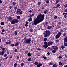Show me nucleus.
I'll return each instance as SVG.
<instances>
[{
	"label": "nucleus",
	"instance_id": "1",
	"mask_svg": "<svg viewBox=\"0 0 67 67\" xmlns=\"http://www.w3.org/2000/svg\"><path fill=\"white\" fill-rule=\"evenodd\" d=\"M45 14L42 15L40 14L37 17L36 20H34L32 23V25H36L37 23L41 22L44 19Z\"/></svg>",
	"mask_w": 67,
	"mask_h": 67
},
{
	"label": "nucleus",
	"instance_id": "2",
	"mask_svg": "<svg viewBox=\"0 0 67 67\" xmlns=\"http://www.w3.org/2000/svg\"><path fill=\"white\" fill-rule=\"evenodd\" d=\"M50 34V31L48 30H46L45 32L43 35L44 37L49 36V35Z\"/></svg>",
	"mask_w": 67,
	"mask_h": 67
},
{
	"label": "nucleus",
	"instance_id": "3",
	"mask_svg": "<svg viewBox=\"0 0 67 67\" xmlns=\"http://www.w3.org/2000/svg\"><path fill=\"white\" fill-rule=\"evenodd\" d=\"M19 20L18 19H14L13 20H11L10 22L11 23L13 24H15V23H17L18 22Z\"/></svg>",
	"mask_w": 67,
	"mask_h": 67
},
{
	"label": "nucleus",
	"instance_id": "4",
	"mask_svg": "<svg viewBox=\"0 0 67 67\" xmlns=\"http://www.w3.org/2000/svg\"><path fill=\"white\" fill-rule=\"evenodd\" d=\"M31 38H29V39H27L26 40V41H24L23 44H24L25 43H27V44H29L31 42Z\"/></svg>",
	"mask_w": 67,
	"mask_h": 67
},
{
	"label": "nucleus",
	"instance_id": "5",
	"mask_svg": "<svg viewBox=\"0 0 67 67\" xmlns=\"http://www.w3.org/2000/svg\"><path fill=\"white\" fill-rule=\"evenodd\" d=\"M44 44L43 45V47H44L45 48H47V47L48 46V44H47V42L46 41H45L44 42Z\"/></svg>",
	"mask_w": 67,
	"mask_h": 67
},
{
	"label": "nucleus",
	"instance_id": "6",
	"mask_svg": "<svg viewBox=\"0 0 67 67\" xmlns=\"http://www.w3.org/2000/svg\"><path fill=\"white\" fill-rule=\"evenodd\" d=\"M53 44V42L52 41H49L47 43V44L48 45V46H51V45H52Z\"/></svg>",
	"mask_w": 67,
	"mask_h": 67
},
{
	"label": "nucleus",
	"instance_id": "7",
	"mask_svg": "<svg viewBox=\"0 0 67 67\" xmlns=\"http://www.w3.org/2000/svg\"><path fill=\"white\" fill-rule=\"evenodd\" d=\"M52 48L54 50H58V47L56 46H52Z\"/></svg>",
	"mask_w": 67,
	"mask_h": 67
},
{
	"label": "nucleus",
	"instance_id": "8",
	"mask_svg": "<svg viewBox=\"0 0 67 67\" xmlns=\"http://www.w3.org/2000/svg\"><path fill=\"white\" fill-rule=\"evenodd\" d=\"M64 43H67V36H65L64 38Z\"/></svg>",
	"mask_w": 67,
	"mask_h": 67
},
{
	"label": "nucleus",
	"instance_id": "9",
	"mask_svg": "<svg viewBox=\"0 0 67 67\" xmlns=\"http://www.w3.org/2000/svg\"><path fill=\"white\" fill-rule=\"evenodd\" d=\"M5 53V51H2V52H0V55H1V56L3 55L4 54V53Z\"/></svg>",
	"mask_w": 67,
	"mask_h": 67
},
{
	"label": "nucleus",
	"instance_id": "10",
	"mask_svg": "<svg viewBox=\"0 0 67 67\" xmlns=\"http://www.w3.org/2000/svg\"><path fill=\"white\" fill-rule=\"evenodd\" d=\"M21 11V10L20 9H18L16 12V13L18 14Z\"/></svg>",
	"mask_w": 67,
	"mask_h": 67
},
{
	"label": "nucleus",
	"instance_id": "11",
	"mask_svg": "<svg viewBox=\"0 0 67 67\" xmlns=\"http://www.w3.org/2000/svg\"><path fill=\"white\" fill-rule=\"evenodd\" d=\"M28 20L29 22H32V18L31 17H30L28 19Z\"/></svg>",
	"mask_w": 67,
	"mask_h": 67
},
{
	"label": "nucleus",
	"instance_id": "12",
	"mask_svg": "<svg viewBox=\"0 0 67 67\" xmlns=\"http://www.w3.org/2000/svg\"><path fill=\"white\" fill-rule=\"evenodd\" d=\"M42 66V64L41 63H39L38 65H37L36 66L37 67H40L41 66Z\"/></svg>",
	"mask_w": 67,
	"mask_h": 67
},
{
	"label": "nucleus",
	"instance_id": "13",
	"mask_svg": "<svg viewBox=\"0 0 67 67\" xmlns=\"http://www.w3.org/2000/svg\"><path fill=\"white\" fill-rule=\"evenodd\" d=\"M48 12V10L45 9L44 10V14H46V13H47V12Z\"/></svg>",
	"mask_w": 67,
	"mask_h": 67
},
{
	"label": "nucleus",
	"instance_id": "14",
	"mask_svg": "<svg viewBox=\"0 0 67 67\" xmlns=\"http://www.w3.org/2000/svg\"><path fill=\"white\" fill-rule=\"evenodd\" d=\"M8 20L9 21H11L12 20V18L11 17L9 16L8 17Z\"/></svg>",
	"mask_w": 67,
	"mask_h": 67
},
{
	"label": "nucleus",
	"instance_id": "15",
	"mask_svg": "<svg viewBox=\"0 0 67 67\" xmlns=\"http://www.w3.org/2000/svg\"><path fill=\"white\" fill-rule=\"evenodd\" d=\"M62 34L61 33V32H60V31H59L58 33V34H57L60 37V36H61Z\"/></svg>",
	"mask_w": 67,
	"mask_h": 67
},
{
	"label": "nucleus",
	"instance_id": "16",
	"mask_svg": "<svg viewBox=\"0 0 67 67\" xmlns=\"http://www.w3.org/2000/svg\"><path fill=\"white\" fill-rule=\"evenodd\" d=\"M60 36H59L57 34V35L55 36V38L56 39H57V38H59L60 37Z\"/></svg>",
	"mask_w": 67,
	"mask_h": 67
},
{
	"label": "nucleus",
	"instance_id": "17",
	"mask_svg": "<svg viewBox=\"0 0 67 67\" xmlns=\"http://www.w3.org/2000/svg\"><path fill=\"white\" fill-rule=\"evenodd\" d=\"M56 2L55 3V4H57L58 2H59L60 1V0H55Z\"/></svg>",
	"mask_w": 67,
	"mask_h": 67
},
{
	"label": "nucleus",
	"instance_id": "18",
	"mask_svg": "<svg viewBox=\"0 0 67 67\" xmlns=\"http://www.w3.org/2000/svg\"><path fill=\"white\" fill-rule=\"evenodd\" d=\"M18 45H19V42H17L15 44L14 46L16 47V46H18Z\"/></svg>",
	"mask_w": 67,
	"mask_h": 67
},
{
	"label": "nucleus",
	"instance_id": "19",
	"mask_svg": "<svg viewBox=\"0 0 67 67\" xmlns=\"http://www.w3.org/2000/svg\"><path fill=\"white\" fill-rule=\"evenodd\" d=\"M55 43H59V40L58 39H57L55 41Z\"/></svg>",
	"mask_w": 67,
	"mask_h": 67
},
{
	"label": "nucleus",
	"instance_id": "20",
	"mask_svg": "<svg viewBox=\"0 0 67 67\" xmlns=\"http://www.w3.org/2000/svg\"><path fill=\"white\" fill-rule=\"evenodd\" d=\"M23 12H22V11H20L18 14H20V15H21V14H22Z\"/></svg>",
	"mask_w": 67,
	"mask_h": 67
},
{
	"label": "nucleus",
	"instance_id": "21",
	"mask_svg": "<svg viewBox=\"0 0 67 67\" xmlns=\"http://www.w3.org/2000/svg\"><path fill=\"white\" fill-rule=\"evenodd\" d=\"M27 55L29 57H30V56H31V54L30 53H28L27 54Z\"/></svg>",
	"mask_w": 67,
	"mask_h": 67
},
{
	"label": "nucleus",
	"instance_id": "22",
	"mask_svg": "<svg viewBox=\"0 0 67 67\" xmlns=\"http://www.w3.org/2000/svg\"><path fill=\"white\" fill-rule=\"evenodd\" d=\"M12 4L13 5H15L16 4V2H14L12 3Z\"/></svg>",
	"mask_w": 67,
	"mask_h": 67
},
{
	"label": "nucleus",
	"instance_id": "23",
	"mask_svg": "<svg viewBox=\"0 0 67 67\" xmlns=\"http://www.w3.org/2000/svg\"><path fill=\"white\" fill-rule=\"evenodd\" d=\"M52 67H57V64H54L53 65Z\"/></svg>",
	"mask_w": 67,
	"mask_h": 67
},
{
	"label": "nucleus",
	"instance_id": "24",
	"mask_svg": "<svg viewBox=\"0 0 67 67\" xmlns=\"http://www.w3.org/2000/svg\"><path fill=\"white\" fill-rule=\"evenodd\" d=\"M52 29V26H49L48 27V29L49 30H50V29Z\"/></svg>",
	"mask_w": 67,
	"mask_h": 67
},
{
	"label": "nucleus",
	"instance_id": "25",
	"mask_svg": "<svg viewBox=\"0 0 67 67\" xmlns=\"http://www.w3.org/2000/svg\"><path fill=\"white\" fill-rule=\"evenodd\" d=\"M21 17H20V16H18L17 17V19H18V20H19L20 19V18Z\"/></svg>",
	"mask_w": 67,
	"mask_h": 67
},
{
	"label": "nucleus",
	"instance_id": "26",
	"mask_svg": "<svg viewBox=\"0 0 67 67\" xmlns=\"http://www.w3.org/2000/svg\"><path fill=\"white\" fill-rule=\"evenodd\" d=\"M45 2L46 3H49V0H47Z\"/></svg>",
	"mask_w": 67,
	"mask_h": 67
},
{
	"label": "nucleus",
	"instance_id": "27",
	"mask_svg": "<svg viewBox=\"0 0 67 67\" xmlns=\"http://www.w3.org/2000/svg\"><path fill=\"white\" fill-rule=\"evenodd\" d=\"M60 32H61V33H63V32H64V31L63 30V29H60Z\"/></svg>",
	"mask_w": 67,
	"mask_h": 67
},
{
	"label": "nucleus",
	"instance_id": "28",
	"mask_svg": "<svg viewBox=\"0 0 67 67\" xmlns=\"http://www.w3.org/2000/svg\"><path fill=\"white\" fill-rule=\"evenodd\" d=\"M38 64V62H36L35 63V65H37Z\"/></svg>",
	"mask_w": 67,
	"mask_h": 67
},
{
	"label": "nucleus",
	"instance_id": "29",
	"mask_svg": "<svg viewBox=\"0 0 67 67\" xmlns=\"http://www.w3.org/2000/svg\"><path fill=\"white\" fill-rule=\"evenodd\" d=\"M53 63L50 62L49 64V66H51V65H52L53 64Z\"/></svg>",
	"mask_w": 67,
	"mask_h": 67
},
{
	"label": "nucleus",
	"instance_id": "30",
	"mask_svg": "<svg viewBox=\"0 0 67 67\" xmlns=\"http://www.w3.org/2000/svg\"><path fill=\"white\" fill-rule=\"evenodd\" d=\"M17 65V63H15L14 64V66L15 67H16Z\"/></svg>",
	"mask_w": 67,
	"mask_h": 67
},
{
	"label": "nucleus",
	"instance_id": "31",
	"mask_svg": "<svg viewBox=\"0 0 67 67\" xmlns=\"http://www.w3.org/2000/svg\"><path fill=\"white\" fill-rule=\"evenodd\" d=\"M25 52L26 54H27L28 53H29V50H26Z\"/></svg>",
	"mask_w": 67,
	"mask_h": 67
},
{
	"label": "nucleus",
	"instance_id": "32",
	"mask_svg": "<svg viewBox=\"0 0 67 67\" xmlns=\"http://www.w3.org/2000/svg\"><path fill=\"white\" fill-rule=\"evenodd\" d=\"M52 52L53 54H54L56 52V50H53L52 51Z\"/></svg>",
	"mask_w": 67,
	"mask_h": 67
},
{
	"label": "nucleus",
	"instance_id": "33",
	"mask_svg": "<svg viewBox=\"0 0 67 67\" xmlns=\"http://www.w3.org/2000/svg\"><path fill=\"white\" fill-rule=\"evenodd\" d=\"M42 58L44 59H47V58L45 57V56H44V55L43 56Z\"/></svg>",
	"mask_w": 67,
	"mask_h": 67
},
{
	"label": "nucleus",
	"instance_id": "34",
	"mask_svg": "<svg viewBox=\"0 0 67 67\" xmlns=\"http://www.w3.org/2000/svg\"><path fill=\"white\" fill-rule=\"evenodd\" d=\"M1 25H4V22H1Z\"/></svg>",
	"mask_w": 67,
	"mask_h": 67
},
{
	"label": "nucleus",
	"instance_id": "35",
	"mask_svg": "<svg viewBox=\"0 0 67 67\" xmlns=\"http://www.w3.org/2000/svg\"><path fill=\"white\" fill-rule=\"evenodd\" d=\"M27 40V38L26 37H25L24 38V40H25V41H26V40Z\"/></svg>",
	"mask_w": 67,
	"mask_h": 67
},
{
	"label": "nucleus",
	"instance_id": "36",
	"mask_svg": "<svg viewBox=\"0 0 67 67\" xmlns=\"http://www.w3.org/2000/svg\"><path fill=\"white\" fill-rule=\"evenodd\" d=\"M61 48H62V49H64V48H65V46H61Z\"/></svg>",
	"mask_w": 67,
	"mask_h": 67
},
{
	"label": "nucleus",
	"instance_id": "37",
	"mask_svg": "<svg viewBox=\"0 0 67 67\" xmlns=\"http://www.w3.org/2000/svg\"><path fill=\"white\" fill-rule=\"evenodd\" d=\"M30 32H33V29H31L30 30Z\"/></svg>",
	"mask_w": 67,
	"mask_h": 67
},
{
	"label": "nucleus",
	"instance_id": "38",
	"mask_svg": "<svg viewBox=\"0 0 67 67\" xmlns=\"http://www.w3.org/2000/svg\"><path fill=\"white\" fill-rule=\"evenodd\" d=\"M8 56V54H5L4 55V57H6Z\"/></svg>",
	"mask_w": 67,
	"mask_h": 67
},
{
	"label": "nucleus",
	"instance_id": "39",
	"mask_svg": "<svg viewBox=\"0 0 67 67\" xmlns=\"http://www.w3.org/2000/svg\"><path fill=\"white\" fill-rule=\"evenodd\" d=\"M20 65L21 67H22V66H24V63H22L21 64H20Z\"/></svg>",
	"mask_w": 67,
	"mask_h": 67
},
{
	"label": "nucleus",
	"instance_id": "40",
	"mask_svg": "<svg viewBox=\"0 0 67 67\" xmlns=\"http://www.w3.org/2000/svg\"><path fill=\"white\" fill-rule=\"evenodd\" d=\"M14 34L16 35L18 34V32H17V31H15V32Z\"/></svg>",
	"mask_w": 67,
	"mask_h": 67
},
{
	"label": "nucleus",
	"instance_id": "41",
	"mask_svg": "<svg viewBox=\"0 0 67 67\" xmlns=\"http://www.w3.org/2000/svg\"><path fill=\"white\" fill-rule=\"evenodd\" d=\"M1 32H5V30L4 29H3L2 30Z\"/></svg>",
	"mask_w": 67,
	"mask_h": 67
},
{
	"label": "nucleus",
	"instance_id": "42",
	"mask_svg": "<svg viewBox=\"0 0 67 67\" xmlns=\"http://www.w3.org/2000/svg\"><path fill=\"white\" fill-rule=\"evenodd\" d=\"M41 2H39L38 3V5H41Z\"/></svg>",
	"mask_w": 67,
	"mask_h": 67
},
{
	"label": "nucleus",
	"instance_id": "43",
	"mask_svg": "<svg viewBox=\"0 0 67 67\" xmlns=\"http://www.w3.org/2000/svg\"><path fill=\"white\" fill-rule=\"evenodd\" d=\"M64 12H67V9L64 10Z\"/></svg>",
	"mask_w": 67,
	"mask_h": 67
},
{
	"label": "nucleus",
	"instance_id": "44",
	"mask_svg": "<svg viewBox=\"0 0 67 67\" xmlns=\"http://www.w3.org/2000/svg\"><path fill=\"white\" fill-rule=\"evenodd\" d=\"M64 46H67V43H64Z\"/></svg>",
	"mask_w": 67,
	"mask_h": 67
},
{
	"label": "nucleus",
	"instance_id": "45",
	"mask_svg": "<svg viewBox=\"0 0 67 67\" xmlns=\"http://www.w3.org/2000/svg\"><path fill=\"white\" fill-rule=\"evenodd\" d=\"M67 7V4H66L64 5V7L65 8H66V7Z\"/></svg>",
	"mask_w": 67,
	"mask_h": 67
},
{
	"label": "nucleus",
	"instance_id": "46",
	"mask_svg": "<svg viewBox=\"0 0 67 67\" xmlns=\"http://www.w3.org/2000/svg\"><path fill=\"white\" fill-rule=\"evenodd\" d=\"M63 15H67V13H64L63 14Z\"/></svg>",
	"mask_w": 67,
	"mask_h": 67
},
{
	"label": "nucleus",
	"instance_id": "47",
	"mask_svg": "<svg viewBox=\"0 0 67 67\" xmlns=\"http://www.w3.org/2000/svg\"><path fill=\"white\" fill-rule=\"evenodd\" d=\"M17 51H18V49H15L14 50V52H17Z\"/></svg>",
	"mask_w": 67,
	"mask_h": 67
},
{
	"label": "nucleus",
	"instance_id": "48",
	"mask_svg": "<svg viewBox=\"0 0 67 67\" xmlns=\"http://www.w3.org/2000/svg\"><path fill=\"white\" fill-rule=\"evenodd\" d=\"M31 58H28V61L30 62V61H31Z\"/></svg>",
	"mask_w": 67,
	"mask_h": 67
},
{
	"label": "nucleus",
	"instance_id": "49",
	"mask_svg": "<svg viewBox=\"0 0 67 67\" xmlns=\"http://www.w3.org/2000/svg\"><path fill=\"white\" fill-rule=\"evenodd\" d=\"M59 65H60V66H61V65H62V63H61V62H59Z\"/></svg>",
	"mask_w": 67,
	"mask_h": 67
},
{
	"label": "nucleus",
	"instance_id": "50",
	"mask_svg": "<svg viewBox=\"0 0 67 67\" xmlns=\"http://www.w3.org/2000/svg\"><path fill=\"white\" fill-rule=\"evenodd\" d=\"M58 58H59V59H61L62 58V57L61 56H59V57H58Z\"/></svg>",
	"mask_w": 67,
	"mask_h": 67
},
{
	"label": "nucleus",
	"instance_id": "51",
	"mask_svg": "<svg viewBox=\"0 0 67 67\" xmlns=\"http://www.w3.org/2000/svg\"><path fill=\"white\" fill-rule=\"evenodd\" d=\"M47 38H45L44 39V41H47Z\"/></svg>",
	"mask_w": 67,
	"mask_h": 67
},
{
	"label": "nucleus",
	"instance_id": "52",
	"mask_svg": "<svg viewBox=\"0 0 67 67\" xmlns=\"http://www.w3.org/2000/svg\"><path fill=\"white\" fill-rule=\"evenodd\" d=\"M58 7H60V4H58L57 5Z\"/></svg>",
	"mask_w": 67,
	"mask_h": 67
},
{
	"label": "nucleus",
	"instance_id": "53",
	"mask_svg": "<svg viewBox=\"0 0 67 67\" xmlns=\"http://www.w3.org/2000/svg\"><path fill=\"white\" fill-rule=\"evenodd\" d=\"M2 51H4V50H5V48H2Z\"/></svg>",
	"mask_w": 67,
	"mask_h": 67
},
{
	"label": "nucleus",
	"instance_id": "54",
	"mask_svg": "<svg viewBox=\"0 0 67 67\" xmlns=\"http://www.w3.org/2000/svg\"><path fill=\"white\" fill-rule=\"evenodd\" d=\"M54 18L55 19H57V16H55L54 17Z\"/></svg>",
	"mask_w": 67,
	"mask_h": 67
},
{
	"label": "nucleus",
	"instance_id": "55",
	"mask_svg": "<svg viewBox=\"0 0 67 67\" xmlns=\"http://www.w3.org/2000/svg\"><path fill=\"white\" fill-rule=\"evenodd\" d=\"M8 44H9V45H10V44H11V41H9V42H8Z\"/></svg>",
	"mask_w": 67,
	"mask_h": 67
},
{
	"label": "nucleus",
	"instance_id": "56",
	"mask_svg": "<svg viewBox=\"0 0 67 67\" xmlns=\"http://www.w3.org/2000/svg\"><path fill=\"white\" fill-rule=\"evenodd\" d=\"M11 46H12V47H13V46H14V44L13 43L11 45Z\"/></svg>",
	"mask_w": 67,
	"mask_h": 67
},
{
	"label": "nucleus",
	"instance_id": "57",
	"mask_svg": "<svg viewBox=\"0 0 67 67\" xmlns=\"http://www.w3.org/2000/svg\"><path fill=\"white\" fill-rule=\"evenodd\" d=\"M6 53L7 54H10V52H8V51H7L6 52Z\"/></svg>",
	"mask_w": 67,
	"mask_h": 67
},
{
	"label": "nucleus",
	"instance_id": "58",
	"mask_svg": "<svg viewBox=\"0 0 67 67\" xmlns=\"http://www.w3.org/2000/svg\"><path fill=\"white\" fill-rule=\"evenodd\" d=\"M63 36H66V34H65V33L63 35Z\"/></svg>",
	"mask_w": 67,
	"mask_h": 67
},
{
	"label": "nucleus",
	"instance_id": "59",
	"mask_svg": "<svg viewBox=\"0 0 67 67\" xmlns=\"http://www.w3.org/2000/svg\"><path fill=\"white\" fill-rule=\"evenodd\" d=\"M9 9H12V6H10L9 7Z\"/></svg>",
	"mask_w": 67,
	"mask_h": 67
},
{
	"label": "nucleus",
	"instance_id": "60",
	"mask_svg": "<svg viewBox=\"0 0 67 67\" xmlns=\"http://www.w3.org/2000/svg\"><path fill=\"white\" fill-rule=\"evenodd\" d=\"M25 26L27 27V26H28V25H27V24H25Z\"/></svg>",
	"mask_w": 67,
	"mask_h": 67
},
{
	"label": "nucleus",
	"instance_id": "61",
	"mask_svg": "<svg viewBox=\"0 0 67 67\" xmlns=\"http://www.w3.org/2000/svg\"><path fill=\"white\" fill-rule=\"evenodd\" d=\"M64 17L65 18H67V16L66 15H64Z\"/></svg>",
	"mask_w": 67,
	"mask_h": 67
},
{
	"label": "nucleus",
	"instance_id": "62",
	"mask_svg": "<svg viewBox=\"0 0 67 67\" xmlns=\"http://www.w3.org/2000/svg\"><path fill=\"white\" fill-rule=\"evenodd\" d=\"M16 9H17V7H14L15 10H16Z\"/></svg>",
	"mask_w": 67,
	"mask_h": 67
},
{
	"label": "nucleus",
	"instance_id": "63",
	"mask_svg": "<svg viewBox=\"0 0 67 67\" xmlns=\"http://www.w3.org/2000/svg\"><path fill=\"white\" fill-rule=\"evenodd\" d=\"M26 24H29V22H28V21H26Z\"/></svg>",
	"mask_w": 67,
	"mask_h": 67
},
{
	"label": "nucleus",
	"instance_id": "64",
	"mask_svg": "<svg viewBox=\"0 0 67 67\" xmlns=\"http://www.w3.org/2000/svg\"><path fill=\"white\" fill-rule=\"evenodd\" d=\"M37 50H38V51H41V49H40L39 48H38L37 49Z\"/></svg>",
	"mask_w": 67,
	"mask_h": 67
}]
</instances>
